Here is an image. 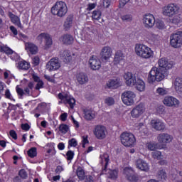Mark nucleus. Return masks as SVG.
Wrapping results in <instances>:
<instances>
[{
    "label": "nucleus",
    "mask_w": 182,
    "mask_h": 182,
    "mask_svg": "<svg viewBox=\"0 0 182 182\" xmlns=\"http://www.w3.org/2000/svg\"><path fill=\"white\" fill-rule=\"evenodd\" d=\"M9 135L14 140H18V134H16V132H15V130H10Z\"/></svg>",
    "instance_id": "6e6d98bb"
},
{
    "label": "nucleus",
    "mask_w": 182,
    "mask_h": 182,
    "mask_svg": "<svg viewBox=\"0 0 182 182\" xmlns=\"http://www.w3.org/2000/svg\"><path fill=\"white\" fill-rule=\"evenodd\" d=\"M60 117L62 122H66V119H68V113L66 112L63 113Z\"/></svg>",
    "instance_id": "052dcab7"
},
{
    "label": "nucleus",
    "mask_w": 182,
    "mask_h": 182,
    "mask_svg": "<svg viewBox=\"0 0 182 182\" xmlns=\"http://www.w3.org/2000/svg\"><path fill=\"white\" fill-rule=\"evenodd\" d=\"M76 80L79 85H86L89 82V77L85 73H80L76 75Z\"/></svg>",
    "instance_id": "4be33fe9"
},
{
    "label": "nucleus",
    "mask_w": 182,
    "mask_h": 182,
    "mask_svg": "<svg viewBox=\"0 0 182 182\" xmlns=\"http://www.w3.org/2000/svg\"><path fill=\"white\" fill-rule=\"evenodd\" d=\"M77 176L79 180H85V171L82 168H77Z\"/></svg>",
    "instance_id": "79ce46f5"
},
{
    "label": "nucleus",
    "mask_w": 182,
    "mask_h": 182,
    "mask_svg": "<svg viewBox=\"0 0 182 182\" xmlns=\"http://www.w3.org/2000/svg\"><path fill=\"white\" fill-rule=\"evenodd\" d=\"M151 156L152 159H154L155 160H161V159H163L161 151L157 150H155L153 152H151Z\"/></svg>",
    "instance_id": "4c0bfd02"
},
{
    "label": "nucleus",
    "mask_w": 182,
    "mask_h": 182,
    "mask_svg": "<svg viewBox=\"0 0 182 182\" xmlns=\"http://www.w3.org/2000/svg\"><path fill=\"white\" fill-rule=\"evenodd\" d=\"M26 50L30 52L31 55H36L38 53V46L32 43H25Z\"/></svg>",
    "instance_id": "bb28decb"
},
{
    "label": "nucleus",
    "mask_w": 182,
    "mask_h": 182,
    "mask_svg": "<svg viewBox=\"0 0 182 182\" xmlns=\"http://www.w3.org/2000/svg\"><path fill=\"white\" fill-rule=\"evenodd\" d=\"M94 117L95 112L90 109L85 110V119H86V120H92Z\"/></svg>",
    "instance_id": "e433bc0d"
},
{
    "label": "nucleus",
    "mask_w": 182,
    "mask_h": 182,
    "mask_svg": "<svg viewBox=\"0 0 182 182\" xmlns=\"http://www.w3.org/2000/svg\"><path fill=\"white\" fill-rule=\"evenodd\" d=\"M151 126L152 129L157 130L158 132H164L166 130V124L161 120L156 119L151 121Z\"/></svg>",
    "instance_id": "4468645a"
},
{
    "label": "nucleus",
    "mask_w": 182,
    "mask_h": 182,
    "mask_svg": "<svg viewBox=\"0 0 182 182\" xmlns=\"http://www.w3.org/2000/svg\"><path fill=\"white\" fill-rule=\"evenodd\" d=\"M119 174V171L116 169L110 170L109 172V178H112V180H116L117 178V176Z\"/></svg>",
    "instance_id": "37998d69"
},
{
    "label": "nucleus",
    "mask_w": 182,
    "mask_h": 182,
    "mask_svg": "<svg viewBox=\"0 0 182 182\" xmlns=\"http://www.w3.org/2000/svg\"><path fill=\"white\" fill-rule=\"evenodd\" d=\"M181 21V18L179 17V16H175L172 19H171V22L172 23H180V21Z\"/></svg>",
    "instance_id": "5fc2aeb1"
},
{
    "label": "nucleus",
    "mask_w": 182,
    "mask_h": 182,
    "mask_svg": "<svg viewBox=\"0 0 182 182\" xmlns=\"http://www.w3.org/2000/svg\"><path fill=\"white\" fill-rule=\"evenodd\" d=\"M1 51L4 52V53H6L7 55H11V59H13V60H17V59L19 58V55H18L16 53H14V50L9 48V47H2Z\"/></svg>",
    "instance_id": "7c9ffc66"
},
{
    "label": "nucleus",
    "mask_w": 182,
    "mask_h": 182,
    "mask_svg": "<svg viewBox=\"0 0 182 182\" xmlns=\"http://www.w3.org/2000/svg\"><path fill=\"white\" fill-rule=\"evenodd\" d=\"M66 156H67V160H73V157L75 156V152H73V151H68L66 153Z\"/></svg>",
    "instance_id": "864d4df0"
},
{
    "label": "nucleus",
    "mask_w": 182,
    "mask_h": 182,
    "mask_svg": "<svg viewBox=\"0 0 182 182\" xmlns=\"http://www.w3.org/2000/svg\"><path fill=\"white\" fill-rule=\"evenodd\" d=\"M60 42H63V45H72L73 43L75 38L73 36L70 34H64L60 38Z\"/></svg>",
    "instance_id": "393cba45"
},
{
    "label": "nucleus",
    "mask_w": 182,
    "mask_h": 182,
    "mask_svg": "<svg viewBox=\"0 0 182 182\" xmlns=\"http://www.w3.org/2000/svg\"><path fill=\"white\" fill-rule=\"evenodd\" d=\"M122 144L125 147H133L136 144V137L132 133L124 132L120 135Z\"/></svg>",
    "instance_id": "20e7f679"
},
{
    "label": "nucleus",
    "mask_w": 182,
    "mask_h": 182,
    "mask_svg": "<svg viewBox=\"0 0 182 182\" xmlns=\"http://www.w3.org/2000/svg\"><path fill=\"white\" fill-rule=\"evenodd\" d=\"M16 92L18 96L21 97V98H22V96H23V95H27L28 96H31V90H29L28 87L25 88L23 91L22 88H19L16 87Z\"/></svg>",
    "instance_id": "72a5a7b5"
},
{
    "label": "nucleus",
    "mask_w": 182,
    "mask_h": 182,
    "mask_svg": "<svg viewBox=\"0 0 182 182\" xmlns=\"http://www.w3.org/2000/svg\"><path fill=\"white\" fill-rule=\"evenodd\" d=\"M94 134L98 140H103L107 136V129L105 126L97 125L95 128Z\"/></svg>",
    "instance_id": "1a4fd4ad"
},
{
    "label": "nucleus",
    "mask_w": 182,
    "mask_h": 182,
    "mask_svg": "<svg viewBox=\"0 0 182 182\" xmlns=\"http://www.w3.org/2000/svg\"><path fill=\"white\" fill-rule=\"evenodd\" d=\"M159 178H161L162 181H164L167 178V173L164 170H160L158 173Z\"/></svg>",
    "instance_id": "a18cd8bd"
},
{
    "label": "nucleus",
    "mask_w": 182,
    "mask_h": 182,
    "mask_svg": "<svg viewBox=\"0 0 182 182\" xmlns=\"http://www.w3.org/2000/svg\"><path fill=\"white\" fill-rule=\"evenodd\" d=\"M33 63L34 66H38V65H39V58L38 57H34L33 58Z\"/></svg>",
    "instance_id": "680f3d73"
},
{
    "label": "nucleus",
    "mask_w": 182,
    "mask_h": 182,
    "mask_svg": "<svg viewBox=\"0 0 182 182\" xmlns=\"http://www.w3.org/2000/svg\"><path fill=\"white\" fill-rule=\"evenodd\" d=\"M58 147L59 150H64L65 149V144L60 142L58 144Z\"/></svg>",
    "instance_id": "774afa93"
},
{
    "label": "nucleus",
    "mask_w": 182,
    "mask_h": 182,
    "mask_svg": "<svg viewBox=\"0 0 182 182\" xmlns=\"http://www.w3.org/2000/svg\"><path fill=\"white\" fill-rule=\"evenodd\" d=\"M100 159L101 164L102 166V170L103 171H106L107 166L109 165V161H110V159H109V154H103L102 155L100 156Z\"/></svg>",
    "instance_id": "cd10ccee"
},
{
    "label": "nucleus",
    "mask_w": 182,
    "mask_h": 182,
    "mask_svg": "<svg viewBox=\"0 0 182 182\" xmlns=\"http://www.w3.org/2000/svg\"><path fill=\"white\" fill-rule=\"evenodd\" d=\"M124 79L126 80L125 83L127 86H134L137 79L136 78V75L128 72L124 75Z\"/></svg>",
    "instance_id": "f3484780"
},
{
    "label": "nucleus",
    "mask_w": 182,
    "mask_h": 182,
    "mask_svg": "<svg viewBox=\"0 0 182 182\" xmlns=\"http://www.w3.org/2000/svg\"><path fill=\"white\" fill-rule=\"evenodd\" d=\"M134 97H136V94L133 91H125L122 95V102L127 106H132L134 104Z\"/></svg>",
    "instance_id": "423d86ee"
},
{
    "label": "nucleus",
    "mask_w": 182,
    "mask_h": 182,
    "mask_svg": "<svg viewBox=\"0 0 182 182\" xmlns=\"http://www.w3.org/2000/svg\"><path fill=\"white\" fill-rule=\"evenodd\" d=\"M43 39L45 41V49H49L53 43L52 37H50V35L45 33H41L37 36V41H40V43H42Z\"/></svg>",
    "instance_id": "6e6552de"
},
{
    "label": "nucleus",
    "mask_w": 182,
    "mask_h": 182,
    "mask_svg": "<svg viewBox=\"0 0 182 182\" xmlns=\"http://www.w3.org/2000/svg\"><path fill=\"white\" fill-rule=\"evenodd\" d=\"M163 103L165 106H168V107H178L180 101L173 96H166L165 97Z\"/></svg>",
    "instance_id": "9b49d317"
},
{
    "label": "nucleus",
    "mask_w": 182,
    "mask_h": 182,
    "mask_svg": "<svg viewBox=\"0 0 182 182\" xmlns=\"http://www.w3.org/2000/svg\"><path fill=\"white\" fill-rule=\"evenodd\" d=\"M18 176L23 179L28 178V173H26L25 169L20 170L18 172Z\"/></svg>",
    "instance_id": "de8ad7c7"
},
{
    "label": "nucleus",
    "mask_w": 182,
    "mask_h": 182,
    "mask_svg": "<svg viewBox=\"0 0 182 182\" xmlns=\"http://www.w3.org/2000/svg\"><path fill=\"white\" fill-rule=\"evenodd\" d=\"M21 129H22V130H25L26 132H28V130H29V129H31V126H29V124H28V123L22 124Z\"/></svg>",
    "instance_id": "bf43d9fd"
},
{
    "label": "nucleus",
    "mask_w": 182,
    "mask_h": 182,
    "mask_svg": "<svg viewBox=\"0 0 182 182\" xmlns=\"http://www.w3.org/2000/svg\"><path fill=\"white\" fill-rule=\"evenodd\" d=\"M135 53L137 56H140L144 59H149L153 56L151 49L143 44H136L135 46Z\"/></svg>",
    "instance_id": "f03ea898"
},
{
    "label": "nucleus",
    "mask_w": 182,
    "mask_h": 182,
    "mask_svg": "<svg viewBox=\"0 0 182 182\" xmlns=\"http://www.w3.org/2000/svg\"><path fill=\"white\" fill-rule=\"evenodd\" d=\"M122 22H132L133 21V16L132 14H123L121 16Z\"/></svg>",
    "instance_id": "ea45409f"
},
{
    "label": "nucleus",
    "mask_w": 182,
    "mask_h": 182,
    "mask_svg": "<svg viewBox=\"0 0 182 182\" xmlns=\"http://www.w3.org/2000/svg\"><path fill=\"white\" fill-rule=\"evenodd\" d=\"M166 75H167V71L157 67H153L149 72L148 82L149 83L161 82L166 77Z\"/></svg>",
    "instance_id": "f257e3e1"
},
{
    "label": "nucleus",
    "mask_w": 182,
    "mask_h": 182,
    "mask_svg": "<svg viewBox=\"0 0 182 182\" xmlns=\"http://www.w3.org/2000/svg\"><path fill=\"white\" fill-rule=\"evenodd\" d=\"M112 4V0H103V6L104 8H109Z\"/></svg>",
    "instance_id": "13d9d810"
},
{
    "label": "nucleus",
    "mask_w": 182,
    "mask_h": 182,
    "mask_svg": "<svg viewBox=\"0 0 182 182\" xmlns=\"http://www.w3.org/2000/svg\"><path fill=\"white\" fill-rule=\"evenodd\" d=\"M59 131L63 134H66L68 132H69V126L67 124H63L59 126Z\"/></svg>",
    "instance_id": "a19ab883"
},
{
    "label": "nucleus",
    "mask_w": 182,
    "mask_h": 182,
    "mask_svg": "<svg viewBox=\"0 0 182 182\" xmlns=\"http://www.w3.org/2000/svg\"><path fill=\"white\" fill-rule=\"evenodd\" d=\"M10 30L14 33V35H18V30L14 26H10Z\"/></svg>",
    "instance_id": "e2e57ef3"
},
{
    "label": "nucleus",
    "mask_w": 182,
    "mask_h": 182,
    "mask_svg": "<svg viewBox=\"0 0 182 182\" xmlns=\"http://www.w3.org/2000/svg\"><path fill=\"white\" fill-rule=\"evenodd\" d=\"M33 79L34 80V82H36L38 83V82H41V78H39V77H38V75H33Z\"/></svg>",
    "instance_id": "69168bd1"
},
{
    "label": "nucleus",
    "mask_w": 182,
    "mask_h": 182,
    "mask_svg": "<svg viewBox=\"0 0 182 182\" xmlns=\"http://www.w3.org/2000/svg\"><path fill=\"white\" fill-rule=\"evenodd\" d=\"M136 166L139 170L141 171H149L150 170V167L149 166V164L144 161L143 159H138L136 161Z\"/></svg>",
    "instance_id": "412c9836"
},
{
    "label": "nucleus",
    "mask_w": 182,
    "mask_h": 182,
    "mask_svg": "<svg viewBox=\"0 0 182 182\" xmlns=\"http://www.w3.org/2000/svg\"><path fill=\"white\" fill-rule=\"evenodd\" d=\"M72 23H73V16H68L64 23V28L68 31L69 28H71Z\"/></svg>",
    "instance_id": "f704fd0d"
},
{
    "label": "nucleus",
    "mask_w": 182,
    "mask_h": 182,
    "mask_svg": "<svg viewBox=\"0 0 182 182\" xmlns=\"http://www.w3.org/2000/svg\"><path fill=\"white\" fill-rule=\"evenodd\" d=\"M112 48L110 47L105 46L104 48H102L100 54V56L102 62L109 60V59H110V57L112 56Z\"/></svg>",
    "instance_id": "dca6fc26"
},
{
    "label": "nucleus",
    "mask_w": 182,
    "mask_h": 182,
    "mask_svg": "<svg viewBox=\"0 0 182 182\" xmlns=\"http://www.w3.org/2000/svg\"><path fill=\"white\" fill-rule=\"evenodd\" d=\"M102 16V12L99 10H95L92 12V19H95L97 21L98 19H100V16Z\"/></svg>",
    "instance_id": "49530a36"
},
{
    "label": "nucleus",
    "mask_w": 182,
    "mask_h": 182,
    "mask_svg": "<svg viewBox=\"0 0 182 182\" xmlns=\"http://www.w3.org/2000/svg\"><path fill=\"white\" fill-rule=\"evenodd\" d=\"M173 85L176 93H182V78L177 77L173 82Z\"/></svg>",
    "instance_id": "a878e982"
},
{
    "label": "nucleus",
    "mask_w": 182,
    "mask_h": 182,
    "mask_svg": "<svg viewBox=\"0 0 182 182\" xmlns=\"http://www.w3.org/2000/svg\"><path fill=\"white\" fill-rule=\"evenodd\" d=\"M5 96H6V99H11V92L9 91V90H6V91H5Z\"/></svg>",
    "instance_id": "0e129e2a"
},
{
    "label": "nucleus",
    "mask_w": 182,
    "mask_h": 182,
    "mask_svg": "<svg viewBox=\"0 0 182 182\" xmlns=\"http://www.w3.org/2000/svg\"><path fill=\"white\" fill-rule=\"evenodd\" d=\"M124 173L129 181H136L137 180V178L134 176V171L131 168H125L124 169Z\"/></svg>",
    "instance_id": "b1692460"
},
{
    "label": "nucleus",
    "mask_w": 182,
    "mask_h": 182,
    "mask_svg": "<svg viewBox=\"0 0 182 182\" xmlns=\"http://www.w3.org/2000/svg\"><path fill=\"white\" fill-rule=\"evenodd\" d=\"M60 68V63L59 62V58H53L49 62L47 63L46 69L52 72V70H58Z\"/></svg>",
    "instance_id": "ddd939ff"
},
{
    "label": "nucleus",
    "mask_w": 182,
    "mask_h": 182,
    "mask_svg": "<svg viewBox=\"0 0 182 182\" xmlns=\"http://www.w3.org/2000/svg\"><path fill=\"white\" fill-rule=\"evenodd\" d=\"M9 16L11 19V22L14 23V25H16L18 28L21 29H23V26H22V24L21 23V19L17 16H15V14H12V12H9Z\"/></svg>",
    "instance_id": "c756f323"
},
{
    "label": "nucleus",
    "mask_w": 182,
    "mask_h": 182,
    "mask_svg": "<svg viewBox=\"0 0 182 182\" xmlns=\"http://www.w3.org/2000/svg\"><path fill=\"white\" fill-rule=\"evenodd\" d=\"M31 68V65L26 61H21L18 63V69L22 70H28Z\"/></svg>",
    "instance_id": "58836bf2"
},
{
    "label": "nucleus",
    "mask_w": 182,
    "mask_h": 182,
    "mask_svg": "<svg viewBox=\"0 0 182 182\" xmlns=\"http://www.w3.org/2000/svg\"><path fill=\"white\" fill-rule=\"evenodd\" d=\"M106 86L108 87V89H117V87L120 86V83L119 82V80L114 78L112 80H109L107 82Z\"/></svg>",
    "instance_id": "2f4dec72"
},
{
    "label": "nucleus",
    "mask_w": 182,
    "mask_h": 182,
    "mask_svg": "<svg viewBox=\"0 0 182 182\" xmlns=\"http://www.w3.org/2000/svg\"><path fill=\"white\" fill-rule=\"evenodd\" d=\"M156 93H158V95H160V96H164V95H167V90L163 87H159L156 90Z\"/></svg>",
    "instance_id": "09e8293b"
},
{
    "label": "nucleus",
    "mask_w": 182,
    "mask_h": 182,
    "mask_svg": "<svg viewBox=\"0 0 182 182\" xmlns=\"http://www.w3.org/2000/svg\"><path fill=\"white\" fill-rule=\"evenodd\" d=\"M144 105L139 104L131 111V115L135 118L140 117L144 113Z\"/></svg>",
    "instance_id": "6ab92c4d"
},
{
    "label": "nucleus",
    "mask_w": 182,
    "mask_h": 182,
    "mask_svg": "<svg viewBox=\"0 0 182 182\" xmlns=\"http://www.w3.org/2000/svg\"><path fill=\"white\" fill-rule=\"evenodd\" d=\"M142 22L144 26L146 28V29H150L154 26V24L156 23V18L153 14H145L143 16Z\"/></svg>",
    "instance_id": "0eeeda50"
},
{
    "label": "nucleus",
    "mask_w": 182,
    "mask_h": 182,
    "mask_svg": "<svg viewBox=\"0 0 182 182\" xmlns=\"http://www.w3.org/2000/svg\"><path fill=\"white\" fill-rule=\"evenodd\" d=\"M123 59H124V55H123V53L120 50L117 51L114 58V62H116V63H120V61L123 60Z\"/></svg>",
    "instance_id": "c9c22d12"
},
{
    "label": "nucleus",
    "mask_w": 182,
    "mask_h": 182,
    "mask_svg": "<svg viewBox=\"0 0 182 182\" xmlns=\"http://www.w3.org/2000/svg\"><path fill=\"white\" fill-rule=\"evenodd\" d=\"M170 44L173 48H181L182 45V31H176L170 36Z\"/></svg>",
    "instance_id": "39448f33"
},
{
    "label": "nucleus",
    "mask_w": 182,
    "mask_h": 182,
    "mask_svg": "<svg viewBox=\"0 0 182 182\" xmlns=\"http://www.w3.org/2000/svg\"><path fill=\"white\" fill-rule=\"evenodd\" d=\"M178 9H180V8H178L177 5L174 4H169L167 6L164 8L163 14L165 16L171 17V16H173V15L177 14L178 12Z\"/></svg>",
    "instance_id": "9d476101"
},
{
    "label": "nucleus",
    "mask_w": 182,
    "mask_h": 182,
    "mask_svg": "<svg viewBox=\"0 0 182 182\" xmlns=\"http://www.w3.org/2000/svg\"><path fill=\"white\" fill-rule=\"evenodd\" d=\"M89 63L92 70H99V69H100V68L102 67V63L96 55H92L90 58Z\"/></svg>",
    "instance_id": "2eb2a0df"
},
{
    "label": "nucleus",
    "mask_w": 182,
    "mask_h": 182,
    "mask_svg": "<svg viewBox=\"0 0 182 182\" xmlns=\"http://www.w3.org/2000/svg\"><path fill=\"white\" fill-rule=\"evenodd\" d=\"M51 14L57 15L60 18L65 16L68 14V6L63 1H57L51 8Z\"/></svg>",
    "instance_id": "7ed1b4c3"
},
{
    "label": "nucleus",
    "mask_w": 182,
    "mask_h": 182,
    "mask_svg": "<svg viewBox=\"0 0 182 182\" xmlns=\"http://www.w3.org/2000/svg\"><path fill=\"white\" fill-rule=\"evenodd\" d=\"M68 144L70 147H76L77 146V141L73 138L68 141Z\"/></svg>",
    "instance_id": "3c124183"
},
{
    "label": "nucleus",
    "mask_w": 182,
    "mask_h": 182,
    "mask_svg": "<svg viewBox=\"0 0 182 182\" xmlns=\"http://www.w3.org/2000/svg\"><path fill=\"white\" fill-rule=\"evenodd\" d=\"M156 28L158 29H164L166 28V25H164V22L161 20H159L156 22Z\"/></svg>",
    "instance_id": "8fccbe9b"
},
{
    "label": "nucleus",
    "mask_w": 182,
    "mask_h": 182,
    "mask_svg": "<svg viewBox=\"0 0 182 182\" xmlns=\"http://www.w3.org/2000/svg\"><path fill=\"white\" fill-rule=\"evenodd\" d=\"M43 87V81H38L36 85V90H39V89H42Z\"/></svg>",
    "instance_id": "4d7b16f0"
},
{
    "label": "nucleus",
    "mask_w": 182,
    "mask_h": 182,
    "mask_svg": "<svg viewBox=\"0 0 182 182\" xmlns=\"http://www.w3.org/2000/svg\"><path fill=\"white\" fill-rule=\"evenodd\" d=\"M58 97L61 100H65V103H68V105H70V109H73L75 107V105L76 103V100H74L73 97H72L69 94H65L63 95L62 93L58 94Z\"/></svg>",
    "instance_id": "a211bd4d"
},
{
    "label": "nucleus",
    "mask_w": 182,
    "mask_h": 182,
    "mask_svg": "<svg viewBox=\"0 0 182 182\" xmlns=\"http://www.w3.org/2000/svg\"><path fill=\"white\" fill-rule=\"evenodd\" d=\"M159 68L162 69V70H164L165 72H167V70L171 69L173 68V62L168 61V59L166 58H162L159 60L158 61Z\"/></svg>",
    "instance_id": "f8f14e48"
},
{
    "label": "nucleus",
    "mask_w": 182,
    "mask_h": 182,
    "mask_svg": "<svg viewBox=\"0 0 182 182\" xmlns=\"http://www.w3.org/2000/svg\"><path fill=\"white\" fill-rule=\"evenodd\" d=\"M146 147L150 151H154L159 149V144L154 141H150L146 144Z\"/></svg>",
    "instance_id": "473e14b6"
},
{
    "label": "nucleus",
    "mask_w": 182,
    "mask_h": 182,
    "mask_svg": "<svg viewBox=\"0 0 182 182\" xmlns=\"http://www.w3.org/2000/svg\"><path fill=\"white\" fill-rule=\"evenodd\" d=\"M27 154L31 159H33V157H36V148H31L30 150L28 151Z\"/></svg>",
    "instance_id": "c03bdc74"
},
{
    "label": "nucleus",
    "mask_w": 182,
    "mask_h": 182,
    "mask_svg": "<svg viewBox=\"0 0 182 182\" xmlns=\"http://www.w3.org/2000/svg\"><path fill=\"white\" fill-rule=\"evenodd\" d=\"M171 140H173V137L167 133H161L157 136V141L160 144H167V143H170Z\"/></svg>",
    "instance_id": "aec40b11"
},
{
    "label": "nucleus",
    "mask_w": 182,
    "mask_h": 182,
    "mask_svg": "<svg viewBox=\"0 0 182 182\" xmlns=\"http://www.w3.org/2000/svg\"><path fill=\"white\" fill-rule=\"evenodd\" d=\"M105 103L108 106H112V105H114V99H113V97H107V99H105Z\"/></svg>",
    "instance_id": "603ef678"
},
{
    "label": "nucleus",
    "mask_w": 182,
    "mask_h": 182,
    "mask_svg": "<svg viewBox=\"0 0 182 182\" xmlns=\"http://www.w3.org/2000/svg\"><path fill=\"white\" fill-rule=\"evenodd\" d=\"M135 89L139 92H144L146 90V83L141 78H137L134 84Z\"/></svg>",
    "instance_id": "c85d7f7f"
},
{
    "label": "nucleus",
    "mask_w": 182,
    "mask_h": 182,
    "mask_svg": "<svg viewBox=\"0 0 182 182\" xmlns=\"http://www.w3.org/2000/svg\"><path fill=\"white\" fill-rule=\"evenodd\" d=\"M60 58L65 63H69L72 60V55L68 50H61L60 52Z\"/></svg>",
    "instance_id": "5701e85b"
},
{
    "label": "nucleus",
    "mask_w": 182,
    "mask_h": 182,
    "mask_svg": "<svg viewBox=\"0 0 182 182\" xmlns=\"http://www.w3.org/2000/svg\"><path fill=\"white\" fill-rule=\"evenodd\" d=\"M85 182H93V177H92V176H86Z\"/></svg>",
    "instance_id": "338daca9"
}]
</instances>
